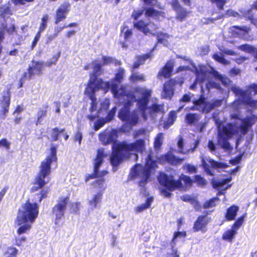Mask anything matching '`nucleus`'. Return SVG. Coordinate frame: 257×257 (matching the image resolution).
<instances>
[{"mask_svg":"<svg viewBox=\"0 0 257 257\" xmlns=\"http://www.w3.org/2000/svg\"><path fill=\"white\" fill-rule=\"evenodd\" d=\"M212 4L216 5L219 10H223L226 3V0H209Z\"/></svg>","mask_w":257,"mask_h":257,"instance_id":"51","label":"nucleus"},{"mask_svg":"<svg viewBox=\"0 0 257 257\" xmlns=\"http://www.w3.org/2000/svg\"><path fill=\"white\" fill-rule=\"evenodd\" d=\"M243 16L257 28V18H254V13L251 9L248 10L243 14Z\"/></svg>","mask_w":257,"mask_h":257,"instance_id":"35","label":"nucleus"},{"mask_svg":"<svg viewBox=\"0 0 257 257\" xmlns=\"http://www.w3.org/2000/svg\"><path fill=\"white\" fill-rule=\"evenodd\" d=\"M21 207L15 221L20 226L17 231L19 235L27 233L31 229L32 223L38 216L39 209L37 203L31 202L29 199Z\"/></svg>","mask_w":257,"mask_h":257,"instance_id":"3","label":"nucleus"},{"mask_svg":"<svg viewBox=\"0 0 257 257\" xmlns=\"http://www.w3.org/2000/svg\"><path fill=\"white\" fill-rule=\"evenodd\" d=\"M71 5L68 1L63 2L56 11L54 24L58 25L60 22L64 20L67 15L70 12Z\"/></svg>","mask_w":257,"mask_h":257,"instance_id":"17","label":"nucleus"},{"mask_svg":"<svg viewBox=\"0 0 257 257\" xmlns=\"http://www.w3.org/2000/svg\"><path fill=\"white\" fill-rule=\"evenodd\" d=\"M107 122V121L104 118H100L97 120L94 124V130L97 131L101 127H102L105 123Z\"/></svg>","mask_w":257,"mask_h":257,"instance_id":"53","label":"nucleus"},{"mask_svg":"<svg viewBox=\"0 0 257 257\" xmlns=\"http://www.w3.org/2000/svg\"><path fill=\"white\" fill-rule=\"evenodd\" d=\"M177 118V113L174 110L170 111L166 120L164 122L163 126L165 129L170 127L176 121Z\"/></svg>","mask_w":257,"mask_h":257,"instance_id":"31","label":"nucleus"},{"mask_svg":"<svg viewBox=\"0 0 257 257\" xmlns=\"http://www.w3.org/2000/svg\"><path fill=\"white\" fill-rule=\"evenodd\" d=\"M236 14H237V12L232 11L231 10H228L225 12V15H222L221 16H219L217 17L216 19H209V21L210 22L213 23L214 22V20L221 19V18H223L225 16V17H227V16H228V17H229V16L235 17Z\"/></svg>","mask_w":257,"mask_h":257,"instance_id":"50","label":"nucleus"},{"mask_svg":"<svg viewBox=\"0 0 257 257\" xmlns=\"http://www.w3.org/2000/svg\"><path fill=\"white\" fill-rule=\"evenodd\" d=\"M217 197H213L206 201L203 205V208L207 209L209 208L213 207L216 206L215 201L217 200Z\"/></svg>","mask_w":257,"mask_h":257,"instance_id":"49","label":"nucleus"},{"mask_svg":"<svg viewBox=\"0 0 257 257\" xmlns=\"http://www.w3.org/2000/svg\"><path fill=\"white\" fill-rule=\"evenodd\" d=\"M57 147L56 146H52L50 148V153L43 161L40 166L39 171L36 176L33 183V186L30 189L31 192H35L41 189L39 193L35 195L38 196V202H41V201L47 197L49 192L48 189H43V188L48 183L49 179L46 181V178L49 176L51 172V165L53 162H56L57 161Z\"/></svg>","mask_w":257,"mask_h":257,"instance_id":"2","label":"nucleus"},{"mask_svg":"<svg viewBox=\"0 0 257 257\" xmlns=\"http://www.w3.org/2000/svg\"><path fill=\"white\" fill-rule=\"evenodd\" d=\"M154 200L153 196L148 197L145 201V203L141 204L137 206L135 208V211L137 213L141 212L146 209L149 208Z\"/></svg>","mask_w":257,"mask_h":257,"instance_id":"32","label":"nucleus"},{"mask_svg":"<svg viewBox=\"0 0 257 257\" xmlns=\"http://www.w3.org/2000/svg\"><path fill=\"white\" fill-rule=\"evenodd\" d=\"M144 13V10H134L131 15V18L135 21L134 23L133 26L139 31L143 33L145 35H153V32L157 31L158 27L157 25L153 22H145L144 20H138Z\"/></svg>","mask_w":257,"mask_h":257,"instance_id":"7","label":"nucleus"},{"mask_svg":"<svg viewBox=\"0 0 257 257\" xmlns=\"http://www.w3.org/2000/svg\"><path fill=\"white\" fill-rule=\"evenodd\" d=\"M210 166L214 169L221 168L223 167V165L221 163L218 162L213 160H210L209 161Z\"/></svg>","mask_w":257,"mask_h":257,"instance_id":"62","label":"nucleus"},{"mask_svg":"<svg viewBox=\"0 0 257 257\" xmlns=\"http://www.w3.org/2000/svg\"><path fill=\"white\" fill-rule=\"evenodd\" d=\"M135 101L127 100L118 113V118L122 121L129 123L132 126H135L139 120L138 113L136 110L131 111V107L133 105Z\"/></svg>","mask_w":257,"mask_h":257,"instance_id":"10","label":"nucleus"},{"mask_svg":"<svg viewBox=\"0 0 257 257\" xmlns=\"http://www.w3.org/2000/svg\"><path fill=\"white\" fill-rule=\"evenodd\" d=\"M146 150L145 141L143 139L136 140L131 143L122 141L113 146L110 157V162L114 171L116 170L124 160L128 159L133 155L135 156L137 160V153L143 154Z\"/></svg>","mask_w":257,"mask_h":257,"instance_id":"1","label":"nucleus"},{"mask_svg":"<svg viewBox=\"0 0 257 257\" xmlns=\"http://www.w3.org/2000/svg\"><path fill=\"white\" fill-rule=\"evenodd\" d=\"M103 193L101 192H97L95 194L92 198L89 201V204L92 207H96L97 204L100 202L102 199Z\"/></svg>","mask_w":257,"mask_h":257,"instance_id":"37","label":"nucleus"},{"mask_svg":"<svg viewBox=\"0 0 257 257\" xmlns=\"http://www.w3.org/2000/svg\"><path fill=\"white\" fill-rule=\"evenodd\" d=\"M212 58L219 63L224 65H227L229 64V62L226 60L223 56L219 55L217 53H214L212 55Z\"/></svg>","mask_w":257,"mask_h":257,"instance_id":"48","label":"nucleus"},{"mask_svg":"<svg viewBox=\"0 0 257 257\" xmlns=\"http://www.w3.org/2000/svg\"><path fill=\"white\" fill-rule=\"evenodd\" d=\"M41 35V33L37 32V33H36V35L35 36L32 42L31 46V50H33L34 48L36 47V46L37 44V42L40 39Z\"/></svg>","mask_w":257,"mask_h":257,"instance_id":"63","label":"nucleus"},{"mask_svg":"<svg viewBox=\"0 0 257 257\" xmlns=\"http://www.w3.org/2000/svg\"><path fill=\"white\" fill-rule=\"evenodd\" d=\"M231 90L241 99L243 104L252 107H257V83L249 84L245 90L236 86H232Z\"/></svg>","mask_w":257,"mask_h":257,"instance_id":"6","label":"nucleus"},{"mask_svg":"<svg viewBox=\"0 0 257 257\" xmlns=\"http://www.w3.org/2000/svg\"><path fill=\"white\" fill-rule=\"evenodd\" d=\"M102 66L100 63H96L94 65L93 71L90 74V78L86 86L95 87L97 89H102V90L106 91L110 87L109 82H104L102 78H98L103 72V70L102 68Z\"/></svg>","mask_w":257,"mask_h":257,"instance_id":"8","label":"nucleus"},{"mask_svg":"<svg viewBox=\"0 0 257 257\" xmlns=\"http://www.w3.org/2000/svg\"><path fill=\"white\" fill-rule=\"evenodd\" d=\"M130 80L133 83L144 82L146 81V77L143 74H138L137 73H133L130 76Z\"/></svg>","mask_w":257,"mask_h":257,"instance_id":"39","label":"nucleus"},{"mask_svg":"<svg viewBox=\"0 0 257 257\" xmlns=\"http://www.w3.org/2000/svg\"><path fill=\"white\" fill-rule=\"evenodd\" d=\"M158 181L161 185L170 191L183 187L182 182L175 180L172 175H168L165 173H161L158 176Z\"/></svg>","mask_w":257,"mask_h":257,"instance_id":"11","label":"nucleus"},{"mask_svg":"<svg viewBox=\"0 0 257 257\" xmlns=\"http://www.w3.org/2000/svg\"><path fill=\"white\" fill-rule=\"evenodd\" d=\"M199 115L196 113H188L185 116L186 121L190 125L195 124L199 121Z\"/></svg>","mask_w":257,"mask_h":257,"instance_id":"33","label":"nucleus"},{"mask_svg":"<svg viewBox=\"0 0 257 257\" xmlns=\"http://www.w3.org/2000/svg\"><path fill=\"white\" fill-rule=\"evenodd\" d=\"M148 110L149 114H154L164 112V104H158L157 103H152L150 106H147V110Z\"/></svg>","mask_w":257,"mask_h":257,"instance_id":"28","label":"nucleus"},{"mask_svg":"<svg viewBox=\"0 0 257 257\" xmlns=\"http://www.w3.org/2000/svg\"><path fill=\"white\" fill-rule=\"evenodd\" d=\"M163 135L162 133H159L155 139L154 148L155 149H159L162 146L163 143Z\"/></svg>","mask_w":257,"mask_h":257,"instance_id":"46","label":"nucleus"},{"mask_svg":"<svg viewBox=\"0 0 257 257\" xmlns=\"http://www.w3.org/2000/svg\"><path fill=\"white\" fill-rule=\"evenodd\" d=\"M245 215L239 217L232 225L231 228L226 230L222 236L224 240L231 242L237 233V230L243 223Z\"/></svg>","mask_w":257,"mask_h":257,"instance_id":"14","label":"nucleus"},{"mask_svg":"<svg viewBox=\"0 0 257 257\" xmlns=\"http://www.w3.org/2000/svg\"><path fill=\"white\" fill-rule=\"evenodd\" d=\"M147 7L144 8V14L147 18H153L157 21H161V19L166 18V13L162 11L156 10V7L159 9L164 10V7L161 6L158 0H141Z\"/></svg>","mask_w":257,"mask_h":257,"instance_id":"9","label":"nucleus"},{"mask_svg":"<svg viewBox=\"0 0 257 257\" xmlns=\"http://www.w3.org/2000/svg\"><path fill=\"white\" fill-rule=\"evenodd\" d=\"M170 4L173 10L176 12L175 19L180 22L185 21L189 16L190 12L182 6L178 0H172Z\"/></svg>","mask_w":257,"mask_h":257,"instance_id":"16","label":"nucleus"},{"mask_svg":"<svg viewBox=\"0 0 257 257\" xmlns=\"http://www.w3.org/2000/svg\"><path fill=\"white\" fill-rule=\"evenodd\" d=\"M80 205L81 203L79 202H76L72 203L71 207L74 213H79Z\"/></svg>","mask_w":257,"mask_h":257,"instance_id":"60","label":"nucleus"},{"mask_svg":"<svg viewBox=\"0 0 257 257\" xmlns=\"http://www.w3.org/2000/svg\"><path fill=\"white\" fill-rule=\"evenodd\" d=\"M134 92L139 95L138 98L137 99L135 93L131 92H127L125 94V96L127 97L128 100L135 101L137 102L138 110L141 111L144 119L146 120L147 118V105H148L151 97L152 90L145 87L138 86L134 88Z\"/></svg>","mask_w":257,"mask_h":257,"instance_id":"4","label":"nucleus"},{"mask_svg":"<svg viewBox=\"0 0 257 257\" xmlns=\"http://www.w3.org/2000/svg\"><path fill=\"white\" fill-rule=\"evenodd\" d=\"M116 108L115 106H114L108 112L105 118L107 122L110 121L113 119L116 112Z\"/></svg>","mask_w":257,"mask_h":257,"instance_id":"57","label":"nucleus"},{"mask_svg":"<svg viewBox=\"0 0 257 257\" xmlns=\"http://www.w3.org/2000/svg\"><path fill=\"white\" fill-rule=\"evenodd\" d=\"M223 135L221 137L230 138L233 135V128L231 124H228L227 126H224L222 127Z\"/></svg>","mask_w":257,"mask_h":257,"instance_id":"38","label":"nucleus"},{"mask_svg":"<svg viewBox=\"0 0 257 257\" xmlns=\"http://www.w3.org/2000/svg\"><path fill=\"white\" fill-rule=\"evenodd\" d=\"M48 105L46 104L43 106V107L39 108L37 112V118L36 121V124L40 123L43 118L46 117L47 114V109Z\"/></svg>","mask_w":257,"mask_h":257,"instance_id":"34","label":"nucleus"},{"mask_svg":"<svg viewBox=\"0 0 257 257\" xmlns=\"http://www.w3.org/2000/svg\"><path fill=\"white\" fill-rule=\"evenodd\" d=\"M239 210V207L235 205H232L229 207L225 214V217L227 221H232L235 219L237 213Z\"/></svg>","mask_w":257,"mask_h":257,"instance_id":"26","label":"nucleus"},{"mask_svg":"<svg viewBox=\"0 0 257 257\" xmlns=\"http://www.w3.org/2000/svg\"><path fill=\"white\" fill-rule=\"evenodd\" d=\"M62 134L65 140H67L69 138V136L67 135L65 131V128H63L59 129L57 127L53 128L52 130L51 138L52 141H56L59 139V136Z\"/></svg>","mask_w":257,"mask_h":257,"instance_id":"27","label":"nucleus"},{"mask_svg":"<svg viewBox=\"0 0 257 257\" xmlns=\"http://www.w3.org/2000/svg\"><path fill=\"white\" fill-rule=\"evenodd\" d=\"M209 213L207 211L205 215H199L194 222L193 230L194 232L201 231L205 232L207 230V226L211 220L210 217H207Z\"/></svg>","mask_w":257,"mask_h":257,"instance_id":"18","label":"nucleus"},{"mask_svg":"<svg viewBox=\"0 0 257 257\" xmlns=\"http://www.w3.org/2000/svg\"><path fill=\"white\" fill-rule=\"evenodd\" d=\"M174 64L170 61L167 62L163 67L159 74L163 76L165 78H168L171 77L173 71Z\"/></svg>","mask_w":257,"mask_h":257,"instance_id":"25","label":"nucleus"},{"mask_svg":"<svg viewBox=\"0 0 257 257\" xmlns=\"http://www.w3.org/2000/svg\"><path fill=\"white\" fill-rule=\"evenodd\" d=\"M193 182L196 183L198 186L203 187L206 184V181L200 175H196L194 176Z\"/></svg>","mask_w":257,"mask_h":257,"instance_id":"44","label":"nucleus"},{"mask_svg":"<svg viewBox=\"0 0 257 257\" xmlns=\"http://www.w3.org/2000/svg\"><path fill=\"white\" fill-rule=\"evenodd\" d=\"M157 41L160 43H163L164 41L168 39L169 37V35L167 33L160 32L157 33Z\"/></svg>","mask_w":257,"mask_h":257,"instance_id":"54","label":"nucleus"},{"mask_svg":"<svg viewBox=\"0 0 257 257\" xmlns=\"http://www.w3.org/2000/svg\"><path fill=\"white\" fill-rule=\"evenodd\" d=\"M177 81L174 79H170L166 81L163 85V97L166 99L171 100L174 93V86Z\"/></svg>","mask_w":257,"mask_h":257,"instance_id":"22","label":"nucleus"},{"mask_svg":"<svg viewBox=\"0 0 257 257\" xmlns=\"http://www.w3.org/2000/svg\"><path fill=\"white\" fill-rule=\"evenodd\" d=\"M18 253V249L15 247H9L7 251L5 254H7V257H17Z\"/></svg>","mask_w":257,"mask_h":257,"instance_id":"52","label":"nucleus"},{"mask_svg":"<svg viewBox=\"0 0 257 257\" xmlns=\"http://www.w3.org/2000/svg\"><path fill=\"white\" fill-rule=\"evenodd\" d=\"M206 98L203 94H201L199 97L193 100V103L194 105L192 106L191 109L192 110H197L201 111V108L203 107L206 103Z\"/></svg>","mask_w":257,"mask_h":257,"instance_id":"30","label":"nucleus"},{"mask_svg":"<svg viewBox=\"0 0 257 257\" xmlns=\"http://www.w3.org/2000/svg\"><path fill=\"white\" fill-rule=\"evenodd\" d=\"M124 74V69L123 68H119L113 78L114 81L119 83H120L123 79Z\"/></svg>","mask_w":257,"mask_h":257,"instance_id":"45","label":"nucleus"},{"mask_svg":"<svg viewBox=\"0 0 257 257\" xmlns=\"http://www.w3.org/2000/svg\"><path fill=\"white\" fill-rule=\"evenodd\" d=\"M101 89H97L95 87L86 86L84 93L91 100V106L89 108L90 112L94 111L96 110L97 107V101L96 97L95 92Z\"/></svg>","mask_w":257,"mask_h":257,"instance_id":"21","label":"nucleus"},{"mask_svg":"<svg viewBox=\"0 0 257 257\" xmlns=\"http://www.w3.org/2000/svg\"><path fill=\"white\" fill-rule=\"evenodd\" d=\"M31 62L32 65L29 66L27 69V73L29 79H30L34 75H39L42 74L45 66V63L43 61L32 60Z\"/></svg>","mask_w":257,"mask_h":257,"instance_id":"20","label":"nucleus"},{"mask_svg":"<svg viewBox=\"0 0 257 257\" xmlns=\"http://www.w3.org/2000/svg\"><path fill=\"white\" fill-rule=\"evenodd\" d=\"M183 158L177 157L171 152H168L162 155L159 158V161L161 163H168L172 166L179 165L183 162Z\"/></svg>","mask_w":257,"mask_h":257,"instance_id":"23","label":"nucleus"},{"mask_svg":"<svg viewBox=\"0 0 257 257\" xmlns=\"http://www.w3.org/2000/svg\"><path fill=\"white\" fill-rule=\"evenodd\" d=\"M253 47L254 46H253L247 44H244L240 45L238 48L244 52L251 54L253 49Z\"/></svg>","mask_w":257,"mask_h":257,"instance_id":"56","label":"nucleus"},{"mask_svg":"<svg viewBox=\"0 0 257 257\" xmlns=\"http://www.w3.org/2000/svg\"><path fill=\"white\" fill-rule=\"evenodd\" d=\"M250 30V27L246 26L242 27L233 26L231 27L232 34L236 35L237 36H240L241 35L247 34Z\"/></svg>","mask_w":257,"mask_h":257,"instance_id":"29","label":"nucleus"},{"mask_svg":"<svg viewBox=\"0 0 257 257\" xmlns=\"http://www.w3.org/2000/svg\"><path fill=\"white\" fill-rule=\"evenodd\" d=\"M69 196L60 197L56 204L52 208V213L55 216V223L58 224L59 221L64 218L68 203Z\"/></svg>","mask_w":257,"mask_h":257,"instance_id":"12","label":"nucleus"},{"mask_svg":"<svg viewBox=\"0 0 257 257\" xmlns=\"http://www.w3.org/2000/svg\"><path fill=\"white\" fill-rule=\"evenodd\" d=\"M241 122L239 126L240 132L243 135H245L257 122V115L252 114L245 116L240 119Z\"/></svg>","mask_w":257,"mask_h":257,"instance_id":"19","label":"nucleus"},{"mask_svg":"<svg viewBox=\"0 0 257 257\" xmlns=\"http://www.w3.org/2000/svg\"><path fill=\"white\" fill-rule=\"evenodd\" d=\"M231 178H224L220 180H214L212 181V186L214 188H218L220 187L223 186L228 182H230Z\"/></svg>","mask_w":257,"mask_h":257,"instance_id":"41","label":"nucleus"},{"mask_svg":"<svg viewBox=\"0 0 257 257\" xmlns=\"http://www.w3.org/2000/svg\"><path fill=\"white\" fill-rule=\"evenodd\" d=\"M118 137L117 132L113 130L108 133L102 134L100 136V140L104 145L115 143Z\"/></svg>","mask_w":257,"mask_h":257,"instance_id":"24","label":"nucleus"},{"mask_svg":"<svg viewBox=\"0 0 257 257\" xmlns=\"http://www.w3.org/2000/svg\"><path fill=\"white\" fill-rule=\"evenodd\" d=\"M61 52L59 51L58 52L56 55H54L52 57V58L54 59L53 61L52 60H48L46 63V65L48 66H50L52 65H55L56 64V62L60 57Z\"/></svg>","mask_w":257,"mask_h":257,"instance_id":"58","label":"nucleus"},{"mask_svg":"<svg viewBox=\"0 0 257 257\" xmlns=\"http://www.w3.org/2000/svg\"><path fill=\"white\" fill-rule=\"evenodd\" d=\"M157 167V161L153 160L151 154H149L146 158L145 166L137 164L134 166L133 176L134 178H140L139 184L141 186H144L149 179L152 171Z\"/></svg>","mask_w":257,"mask_h":257,"instance_id":"5","label":"nucleus"},{"mask_svg":"<svg viewBox=\"0 0 257 257\" xmlns=\"http://www.w3.org/2000/svg\"><path fill=\"white\" fill-rule=\"evenodd\" d=\"M186 171L189 174L196 173L197 172V168L195 166L190 164H187L185 165Z\"/></svg>","mask_w":257,"mask_h":257,"instance_id":"59","label":"nucleus"},{"mask_svg":"<svg viewBox=\"0 0 257 257\" xmlns=\"http://www.w3.org/2000/svg\"><path fill=\"white\" fill-rule=\"evenodd\" d=\"M27 238L24 236H22L20 238L17 237L15 238V245L18 246L22 245V242L26 241Z\"/></svg>","mask_w":257,"mask_h":257,"instance_id":"64","label":"nucleus"},{"mask_svg":"<svg viewBox=\"0 0 257 257\" xmlns=\"http://www.w3.org/2000/svg\"><path fill=\"white\" fill-rule=\"evenodd\" d=\"M5 148L6 150L10 149V143L6 138L0 140V148Z\"/></svg>","mask_w":257,"mask_h":257,"instance_id":"61","label":"nucleus"},{"mask_svg":"<svg viewBox=\"0 0 257 257\" xmlns=\"http://www.w3.org/2000/svg\"><path fill=\"white\" fill-rule=\"evenodd\" d=\"M11 93L10 88L4 91L0 98V119H5L9 111Z\"/></svg>","mask_w":257,"mask_h":257,"instance_id":"13","label":"nucleus"},{"mask_svg":"<svg viewBox=\"0 0 257 257\" xmlns=\"http://www.w3.org/2000/svg\"><path fill=\"white\" fill-rule=\"evenodd\" d=\"M215 108L213 102H206L205 105L201 109V111L208 113Z\"/></svg>","mask_w":257,"mask_h":257,"instance_id":"55","label":"nucleus"},{"mask_svg":"<svg viewBox=\"0 0 257 257\" xmlns=\"http://www.w3.org/2000/svg\"><path fill=\"white\" fill-rule=\"evenodd\" d=\"M178 180H180V182L183 181L185 187H191L193 183V180L190 177L183 174L179 176Z\"/></svg>","mask_w":257,"mask_h":257,"instance_id":"40","label":"nucleus"},{"mask_svg":"<svg viewBox=\"0 0 257 257\" xmlns=\"http://www.w3.org/2000/svg\"><path fill=\"white\" fill-rule=\"evenodd\" d=\"M229 138L225 137H220L219 142L221 144V147L226 150H230L232 149L228 140Z\"/></svg>","mask_w":257,"mask_h":257,"instance_id":"43","label":"nucleus"},{"mask_svg":"<svg viewBox=\"0 0 257 257\" xmlns=\"http://www.w3.org/2000/svg\"><path fill=\"white\" fill-rule=\"evenodd\" d=\"M48 19L49 16L47 14L43 16L38 32L41 33L46 29L47 26Z\"/></svg>","mask_w":257,"mask_h":257,"instance_id":"42","label":"nucleus"},{"mask_svg":"<svg viewBox=\"0 0 257 257\" xmlns=\"http://www.w3.org/2000/svg\"><path fill=\"white\" fill-rule=\"evenodd\" d=\"M121 35L123 34V37L124 41L127 42L128 41L133 35V32L131 29L126 25H123L121 28Z\"/></svg>","mask_w":257,"mask_h":257,"instance_id":"36","label":"nucleus"},{"mask_svg":"<svg viewBox=\"0 0 257 257\" xmlns=\"http://www.w3.org/2000/svg\"><path fill=\"white\" fill-rule=\"evenodd\" d=\"M103 148L99 149L97 151V154L94 159L93 172L91 174H87L86 176L85 181L87 182L90 179H94L98 176V170L100 166L103 162L104 158L106 157Z\"/></svg>","mask_w":257,"mask_h":257,"instance_id":"15","label":"nucleus"},{"mask_svg":"<svg viewBox=\"0 0 257 257\" xmlns=\"http://www.w3.org/2000/svg\"><path fill=\"white\" fill-rule=\"evenodd\" d=\"M4 29L6 33L9 35H13L17 33L16 28L14 24H11L9 26H5Z\"/></svg>","mask_w":257,"mask_h":257,"instance_id":"47","label":"nucleus"}]
</instances>
